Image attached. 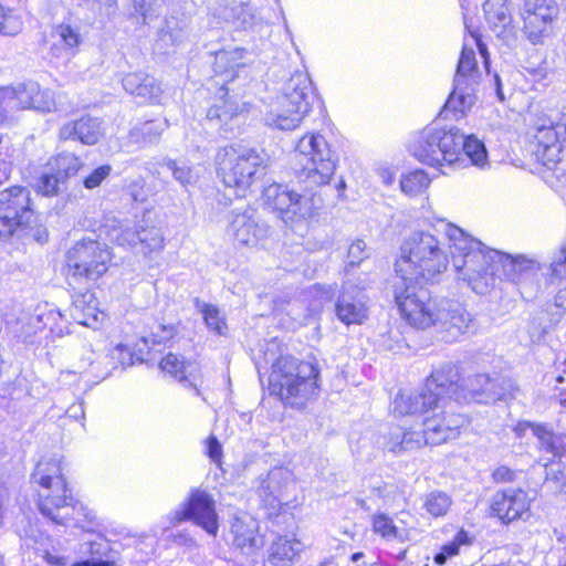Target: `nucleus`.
<instances>
[{
  "label": "nucleus",
  "mask_w": 566,
  "mask_h": 566,
  "mask_svg": "<svg viewBox=\"0 0 566 566\" xmlns=\"http://www.w3.org/2000/svg\"><path fill=\"white\" fill-rule=\"evenodd\" d=\"M38 491V507L52 523L74 526L87 532L99 525L96 512L74 497L62 472L61 459H42L33 473Z\"/></svg>",
  "instance_id": "f03ea898"
},
{
  "label": "nucleus",
  "mask_w": 566,
  "mask_h": 566,
  "mask_svg": "<svg viewBox=\"0 0 566 566\" xmlns=\"http://www.w3.org/2000/svg\"><path fill=\"white\" fill-rule=\"evenodd\" d=\"M175 335V327L169 325L158 324L156 326V331H153L151 334L147 337H144L143 340L145 344L151 343L153 345L165 344L167 340L171 339Z\"/></svg>",
  "instance_id": "bf43d9fd"
},
{
  "label": "nucleus",
  "mask_w": 566,
  "mask_h": 566,
  "mask_svg": "<svg viewBox=\"0 0 566 566\" xmlns=\"http://www.w3.org/2000/svg\"><path fill=\"white\" fill-rule=\"evenodd\" d=\"M430 182L428 174L422 169H417L401 176L400 189L407 196L416 197L421 195Z\"/></svg>",
  "instance_id": "de8ad7c7"
},
{
  "label": "nucleus",
  "mask_w": 566,
  "mask_h": 566,
  "mask_svg": "<svg viewBox=\"0 0 566 566\" xmlns=\"http://www.w3.org/2000/svg\"><path fill=\"white\" fill-rule=\"evenodd\" d=\"M303 549V544L289 537H279L271 546L269 562L274 566H285L293 560Z\"/></svg>",
  "instance_id": "c03bdc74"
},
{
  "label": "nucleus",
  "mask_w": 566,
  "mask_h": 566,
  "mask_svg": "<svg viewBox=\"0 0 566 566\" xmlns=\"http://www.w3.org/2000/svg\"><path fill=\"white\" fill-rule=\"evenodd\" d=\"M318 376L319 368L316 363L281 355L272 365L269 389L285 405L301 407L317 396Z\"/></svg>",
  "instance_id": "423d86ee"
},
{
  "label": "nucleus",
  "mask_w": 566,
  "mask_h": 566,
  "mask_svg": "<svg viewBox=\"0 0 566 566\" xmlns=\"http://www.w3.org/2000/svg\"><path fill=\"white\" fill-rule=\"evenodd\" d=\"M263 198L265 205L276 211L285 223L311 218L319 201L315 193L302 196L287 185L282 184H272L265 187Z\"/></svg>",
  "instance_id": "2eb2a0df"
},
{
  "label": "nucleus",
  "mask_w": 566,
  "mask_h": 566,
  "mask_svg": "<svg viewBox=\"0 0 566 566\" xmlns=\"http://www.w3.org/2000/svg\"><path fill=\"white\" fill-rule=\"evenodd\" d=\"M160 368L186 387L193 388L199 395L198 380L201 377L199 364L195 360H185L176 354H167L160 361Z\"/></svg>",
  "instance_id": "c756f323"
},
{
  "label": "nucleus",
  "mask_w": 566,
  "mask_h": 566,
  "mask_svg": "<svg viewBox=\"0 0 566 566\" xmlns=\"http://www.w3.org/2000/svg\"><path fill=\"white\" fill-rule=\"evenodd\" d=\"M64 182L65 180L46 164L36 180L35 188L42 196L52 197L59 193L60 186Z\"/></svg>",
  "instance_id": "3c124183"
},
{
  "label": "nucleus",
  "mask_w": 566,
  "mask_h": 566,
  "mask_svg": "<svg viewBox=\"0 0 566 566\" xmlns=\"http://www.w3.org/2000/svg\"><path fill=\"white\" fill-rule=\"evenodd\" d=\"M384 439V448L394 453L419 449L423 446L419 431L406 430L401 426L392 427L388 437Z\"/></svg>",
  "instance_id": "58836bf2"
},
{
  "label": "nucleus",
  "mask_w": 566,
  "mask_h": 566,
  "mask_svg": "<svg viewBox=\"0 0 566 566\" xmlns=\"http://www.w3.org/2000/svg\"><path fill=\"white\" fill-rule=\"evenodd\" d=\"M23 22L21 15L13 9L0 4V34L14 36L22 31Z\"/></svg>",
  "instance_id": "5fc2aeb1"
},
{
  "label": "nucleus",
  "mask_w": 566,
  "mask_h": 566,
  "mask_svg": "<svg viewBox=\"0 0 566 566\" xmlns=\"http://www.w3.org/2000/svg\"><path fill=\"white\" fill-rule=\"evenodd\" d=\"M520 15L524 34L536 44L549 34L552 23L558 15V8L555 0H524Z\"/></svg>",
  "instance_id": "6ab92c4d"
},
{
  "label": "nucleus",
  "mask_w": 566,
  "mask_h": 566,
  "mask_svg": "<svg viewBox=\"0 0 566 566\" xmlns=\"http://www.w3.org/2000/svg\"><path fill=\"white\" fill-rule=\"evenodd\" d=\"M504 392L486 374H476L462 379L461 401L489 403L502 399Z\"/></svg>",
  "instance_id": "bb28decb"
},
{
  "label": "nucleus",
  "mask_w": 566,
  "mask_h": 566,
  "mask_svg": "<svg viewBox=\"0 0 566 566\" xmlns=\"http://www.w3.org/2000/svg\"><path fill=\"white\" fill-rule=\"evenodd\" d=\"M367 283L356 284L347 280L336 302V315L346 325L363 324L367 318V297L364 290Z\"/></svg>",
  "instance_id": "412c9836"
},
{
  "label": "nucleus",
  "mask_w": 566,
  "mask_h": 566,
  "mask_svg": "<svg viewBox=\"0 0 566 566\" xmlns=\"http://www.w3.org/2000/svg\"><path fill=\"white\" fill-rule=\"evenodd\" d=\"M122 84L127 93L140 97L143 101L157 102L161 94V87L155 77L143 72L126 74L122 78Z\"/></svg>",
  "instance_id": "c9c22d12"
},
{
  "label": "nucleus",
  "mask_w": 566,
  "mask_h": 566,
  "mask_svg": "<svg viewBox=\"0 0 566 566\" xmlns=\"http://www.w3.org/2000/svg\"><path fill=\"white\" fill-rule=\"evenodd\" d=\"M219 15L227 22L234 23L237 27L248 29L255 23L254 9L241 1H232L219 9Z\"/></svg>",
  "instance_id": "37998d69"
},
{
  "label": "nucleus",
  "mask_w": 566,
  "mask_h": 566,
  "mask_svg": "<svg viewBox=\"0 0 566 566\" xmlns=\"http://www.w3.org/2000/svg\"><path fill=\"white\" fill-rule=\"evenodd\" d=\"M71 316L75 323L94 329H97L105 318L104 312L97 306L95 295L90 291L73 296Z\"/></svg>",
  "instance_id": "7c9ffc66"
},
{
  "label": "nucleus",
  "mask_w": 566,
  "mask_h": 566,
  "mask_svg": "<svg viewBox=\"0 0 566 566\" xmlns=\"http://www.w3.org/2000/svg\"><path fill=\"white\" fill-rule=\"evenodd\" d=\"M531 499L521 489H506L496 492L491 500V512L507 524L528 515Z\"/></svg>",
  "instance_id": "5701e85b"
},
{
  "label": "nucleus",
  "mask_w": 566,
  "mask_h": 566,
  "mask_svg": "<svg viewBox=\"0 0 566 566\" xmlns=\"http://www.w3.org/2000/svg\"><path fill=\"white\" fill-rule=\"evenodd\" d=\"M31 205V193L24 187L13 186L0 191V237L10 238L30 223Z\"/></svg>",
  "instance_id": "dca6fc26"
},
{
  "label": "nucleus",
  "mask_w": 566,
  "mask_h": 566,
  "mask_svg": "<svg viewBox=\"0 0 566 566\" xmlns=\"http://www.w3.org/2000/svg\"><path fill=\"white\" fill-rule=\"evenodd\" d=\"M367 258L366 243L363 240L354 241L348 249V265L355 266Z\"/></svg>",
  "instance_id": "052dcab7"
},
{
  "label": "nucleus",
  "mask_w": 566,
  "mask_h": 566,
  "mask_svg": "<svg viewBox=\"0 0 566 566\" xmlns=\"http://www.w3.org/2000/svg\"><path fill=\"white\" fill-rule=\"evenodd\" d=\"M293 486L292 472L287 468L279 467L272 469L261 481L258 494L266 506L276 509L289 500Z\"/></svg>",
  "instance_id": "393cba45"
},
{
  "label": "nucleus",
  "mask_w": 566,
  "mask_h": 566,
  "mask_svg": "<svg viewBox=\"0 0 566 566\" xmlns=\"http://www.w3.org/2000/svg\"><path fill=\"white\" fill-rule=\"evenodd\" d=\"M546 470V480L547 481H560L564 476L563 472L559 470V464L551 463L545 464Z\"/></svg>",
  "instance_id": "338daca9"
},
{
  "label": "nucleus",
  "mask_w": 566,
  "mask_h": 566,
  "mask_svg": "<svg viewBox=\"0 0 566 566\" xmlns=\"http://www.w3.org/2000/svg\"><path fill=\"white\" fill-rule=\"evenodd\" d=\"M289 315L297 324H303L308 317L307 310H303L298 302L289 303Z\"/></svg>",
  "instance_id": "0e129e2a"
},
{
  "label": "nucleus",
  "mask_w": 566,
  "mask_h": 566,
  "mask_svg": "<svg viewBox=\"0 0 566 566\" xmlns=\"http://www.w3.org/2000/svg\"><path fill=\"white\" fill-rule=\"evenodd\" d=\"M112 356L113 357L116 356L119 359L122 365H130L132 364V355H130L129 350L127 349V347L122 344L117 345L113 349Z\"/></svg>",
  "instance_id": "69168bd1"
},
{
  "label": "nucleus",
  "mask_w": 566,
  "mask_h": 566,
  "mask_svg": "<svg viewBox=\"0 0 566 566\" xmlns=\"http://www.w3.org/2000/svg\"><path fill=\"white\" fill-rule=\"evenodd\" d=\"M169 127L167 119H150L135 124L128 132V145L147 148L160 140L163 133Z\"/></svg>",
  "instance_id": "72a5a7b5"
},
{
  "label": "nucleus",
  "mask_w": 566,
  "mask_h": 566,
  "mask_svg": "<svg viewBox=\"0 0 566 566\" xmlns=\"http://www.w3.org/2000/svg\"><path fill=\"white\" fill-rule=\"evenodd\" d=\"M230 533L233 547L242 555L253 556L264 545L258 521L248 513L233 516Z\"/></svg>",
  "instance_id": "b1692460"
},
{
  "label": "nucleus",
  "mask_w": 566,
  "mask_h": 566,
  "mask_svg": "<svg viewBox=\"0 0 566 566\" xmlns=\"http://www.w3.org/2000/svg\"><path fill=\"white\" fill-rule=\"evenodd\" d=\"M534 436L541 443V449L552 454L553 458H560L566 453V433L555 434L545 424H530Z\"/></svg>",
  "instance_id": "a19ab883"
},
{
  "label": "nucleus",
  "mask_w": 566,
  "mask_h": 566,
  "mask_svg": "<svg viewBox=\"0 0 566 566\" xmlns=\"http://www.w3.org/2000/svg\"><path fill=\"white\" fill-rule=\"evenodd\" d=\"M434 229L448 238L454 272L473 292L486 295L505 279L520 286L523 298L535 297L542 270L537 262L490 249L446 220H439Z\"/></svg>",
  "instance_id": "f257e3e1"
},
{
  "label": "nucleus",
  "mask_w": 566,
  "mask_h": 566,
  "mask_svg": "<svg viewBox=\"0 0 566 566\" xmlns=\"http://www.w3.org/2000/svg\"><path fill=\"white\" fill-rule=\"evenodd\" d=\"M447 409L448 405L444 408H428L415 413L423 416L422 430L419 431L423 446H438L459 437L461 428L468 422L467 418Z\"/></svg>",
  "instance_id": "f3484780"
},
{
  "label": "nucleus",
  "mask_w": 566,
  "mask_h": 566,
  "mask_svg": "<svg viewBox=\"0 0 566 566\" xmlns=\"http://www.w3.org/2000/svg\"><path fill=\"white\" fill-rule=\"evenodd\" d=\"M227 234L240 245L255 247L266 239L269 227L259 220L253 209L233 210L229 217Z\"/></svg>",
  "instance_id": "aec40b11"
},
{
  "label": "nucleus",
  "mask_w": 566,
  "mask_h": 566,
  "mask_svg": "<svg viewBox=\"0 0 566 566\" xmlns=\"http://www.w3.org/2000/svg\"><path fill=\"white\" fill-rule=\"evenodd\" d=\"M112 254L105 243L93 239L75 242L66 252V275L71 282L88 283L98 280L108 270Z\"/></svg>",
  "instance_id": "f8f14e48"
},
{
  "label": "nucleus",
  "mask_w": 566,
  "mask_h": 566,
  "mask_svg": "<svg viewBox=\"0 0 566 566\" xmlns=\"http://www.w3.org/2000/svg\"><path fill=\"white\" fill-rule=\"evenodd\" d=\"M395 302L401 317L412 327L427 329L434 327L440 314L441 300L431 297L429 290L418 281L399 280L395 283Z\"/></svg>",
  "instance_id": "9b49d317"
},
{
  "label": "nucleus",
  "mask_w": 566,
  "mask_h": 566,
  "mask_svg": "<svg viewBox=\"0 0 566 566\" xmlns=\"http://www.w3.org/2000/svg\"><path fill=\"white\" fill-rule=\"evenodd\" d=\"M116 240L120 245L135 247L139 243L144 253L160 251L165 245L163 231L156 227L140 228L137 231L124 230Z\"/></svg>",
  "instance_id": "f704fd0d"
},
{
  "label": "nucleus",
  "mask_w": 566,
  "mask_h": 566,
  "mask_svg": "<svg viewBox=\"0 0 566 566\" xmlns=\"http://www.w3.org/2000/svg\"><path fill=\"white\" fill-rule=\"evenodd\" d=\"M472 541L473 538L470 536L469 532L460 530L451 542L442 545L439 552L434 554V564L439 566L444 565L449 559L459 554L461 546H469Z\"/></svg>",
  "instance_id": "49530a36"
},
{
  "label": "nucleus",
  "mask_w": 566,
  "mask_h": 566,
  "mask_svg": "<svg viewBox=\"0 0 566 566\" xmlns=\"http://www.w3.org/2000/svg\"><path fill=\"white\" fill-rule=\"evenodd\" d=\"M245 111H248L247 103H239L231 97L221 98L219 104H214L208 109L207 119L210 122L217 120L220 128L229 130L232 129V127H228L229 120H232Z\"/></svg>",
  "instance_id": "ea45409f"
},
{
  "label": "nucleus",
  "mask_w": 566,
  "mask_h": 566,
  "mask_svg": "<svg viewBox=\"0 0 566 566\" xmlns=\"http://www.w3.org/2000/svg\"><path fill=\"white\" fill-rule=\"evenodd\" d=\"M207 453L209 458L219 463L222 457V447L216 437H210L207 441Z\"/></svg>",
  "instance_id": "e2e57ef3"
},
{
  "label": "nucleus",
  "mask_w": 566,
  "mask_h": 566,
  "mask_svg": "<svg viewBox=\"0 0 566 566\" xmlns=\"http://www.w3.org/2000/svg\"><path fill=\"white\" fill-rule=\"evenodd\" d=\"M448 264L443 243L432 233L418 231L401 244L395 269L401 280L433 282Z\"/></svg>",
  "instance_id": "39448f33"
},
{
  "label": "nucleus",
  "mask_w": 566,
  "mask_h": 566,
  "mask_svg": "<svg viewBox=\"0 0 566 566\" xmlns=\"http://www.w3.org/2000/svg\"><path fill=\"white\" fill-rule=\"evenodd\" d=\"M461 130L455 126H427L409 142L410 154L421 164L433 167L442 174L459 164Z\"/></svg>",
  "instance_id": "9d476101"
},
{
  "label": "nucleus",
  "mask_w": 566,
  "mask_h": 566,
  "mask_svg": "<svg viewBox=\"0 0 566 566\" xmlns=\"http://www.w3.org/2000/svg\"><path fill=\"white\" fill-rule=\"evenodd\" d=\"M217 174L237 197H244L251 186L263 175L265 158L256 149L241 144L221 148L216 156Z\"/></svg>",
  "instance_id": "1a4fd4ad"
},
{
  "label": "nucleus",
  "mask_w": 566,
  "mask_h": 566,
  "mask_svg": "<svg viewBox=\"0 0 566 566\" xmlns=\"http://www.w3.org/2000/svg\"><path fill=\"white\" fill-rule=\"evenodd\" d=\"M112 166L108 164L102 165L93 169L84 179L83 186L86 189H95L102 185L112 174Z\"/></svg>",
  "instance_id": "4d7b16f0"
},
{
  "label": "nucleus",
  "mask_w": 566,
  "mask_h": 566,
  "mask_svg": "<svg viewBox=\"0 0 566 566\" xmlns=\"http://www.w3.org/2000/svg\"><path fill=\"white\" fill-rule=\"evenodd\" d=\"M51 38L53 40L51 45L52 55L63 61H70L75 56L83 41L78 29L65 23L56 25L51 33Z\"/></svg>",
  "instance_id": "2f4dec72"
},
{
  "label": "nucleus",
  "mask_w": 566,
  "mask_h": 566,
  "mask_svg": "<svg viewBox=\"0 0 566 566\" xmlns=\"http://www.w3.org/2000/svg\"><path fill=\"white\" fill-rule=\"evenodd\" d=\"M22 545L32 549L38 556H41L49 566H69L70 560L60 555L52 545V538L33 528L25 531L21 536Z\"/></svg>",
  "instance_id": "473e14b6"
},
{
  "label": "nucleus",
  "mask_w": 566,
  "mask_h": 566,
  "mask_svg": "<svg viewBox=\"0 0 566 566\" xmlns=\"http://www.w3.org/2000/svg\"><path fill=\"white\" fill-rule=\"evenodd\" d=\"M207 327L218 335H223L227 331V323L216 305L197 302Z\"/></svg>",
  "instance_id": "864d4df0"
},
{
  "label": "nucleus",
  "mask_w": 566,
  "mask_h": 566,
  "mask_svg": "<svg viewBox=\"0 0 566 566\" xmlns=\"http://www.w3.org/2000/svg\"><path fill=\"white\" fill-rule=\"evenodd\" d=\"M536 159L547 168H554L559 161L566 143V119L557 123L539 119L534 135Z\"/></svg>",
  "instance_id": "a211bd4d"
},
{
  "label": "nucleus",
  "mask_w": 566,
  "mask_h": 566,
  "mask_svg": "<svg viewBox=\"0 0 566 566\" xmlns=\"http://www.w3.org/2000/svg\"><path fill=\"white\" fill-rule=\"evenodd\" d=\"M166 521L169 527L191 521L214 537L219 531L216 500L207 490L193 489L182 503L167 514Z\"/></svg>",
  "instance_id": "ddd939ff"
},
{
  "label": "nucleus",
  "mask_w": 566,
  "mask_h": 566,
  "mask_svg": "<svg viewBox=\"0 0 566 566\" xmlns=\"http://www.w3.org/2000/svg\"><path fill=\"white\" fill-rule=\"evenodd\" d=\"M69 325L67 318L57 308L44 304L36 306L33 312H21L10 323V329L14 337L31 344L46 328L52 335L61 337L69 333Z\"/></svg>",
  "instance_id": "4468645a"
},
{
  "label": "nucleus",
  "mask_w": 566,
  "mask_h": 566,
  "mask_svg": "<svg viewBox=\"0 0 566 566\" xmlns=\"http://www.w3.org/2000/svg\"><path fill=\"white\" fill-rule=\"evenodd\" d=\"M339 156L321 130L306 132L291 153L290 167L306 190L314 191L328 185L337 169Z\"/></svg>",
  "instance_id": "7ed1b4c3"
},
{
  "label": "nucleus",
  "mask_w": 566,
  "mask_h": 566,
  "mask_svg": "<svg viewBox=\"0 0 566 566\" xmlns=\"http://www.w3.org/2000/svg\"><path fill=\"white\" fill-rule=\"evenodd\" d=\"M475 49H478L483 60L488 75H490L488 48L476 31H470V35L465 36L463 41L454 74L453 91L444 105L446 111L454 113L457 117L464 116L476 102V91L481 83V71L478 66Z\"/></svg>",
  "instance_id": "0eeeda50"
},
{
  "label": "nucleus",
  "mask_w": 566,
  "mask_h": 566,
  "mask_svg": "<svg viewBox=\"0 0 566 566\" xmlns=\"http://www.w3.org/2000/svg\"><path fill=\"white\" fill-rule=\"evenodd\" d=\"M452 505L450 495L442 491H432L424 496L423 509L432 517L444 516Z\"/></svg>",
  "instance_id": "603ef678"
},
{
  "label": "nucleus",
  "mask_w": 566,
  "mask_h": 566,
  "mask_svg": "<svg viewBox=\"0 0 566 566\" xmlns=\"http://www.w3.org/2000/svg\"><path fill=\"white\" fill-rule=\"evenodd\" d=\"M483 11L486 22L494 31L502 32L513 21L509 0H485Z\"/></svg>",
  "instance_id": "79ce46f5"
},
{
  "label": "nucleus",
  "mask_w": 566,
  "mask_h": 566,
  "mask_svg": "<svg viewBox=\"0 0 566 566\" xmlns=\"http://www.w3.org/2000/svg\"><path fill=\"white\" fill-rule=\"evenodd\" d=\"M461 388L458 366L442 364L430 374L419 394L398 395L394 400V412L403 416L428 408H444L452 399L461 401Z\"/></svg>",
  "instance_id": "6e6552de"
},
{
  "label": "nucleus",
  "mask_w": 566,
  "mask_h": 566,
  "mask_svg": "<svg viewBox=\"0 0 566 566\" xmlns=\"http://www.w3.org/2000/svg\"><path fill=\"white\" fill-rule=\"evenodd\" d=\"M135 13L139 14L143 23L148 24L159 13V0H133Z\"/></svg>",
  "instance_id": "6e6d98bb"
},
{
  "label": "nucleus",
  "mask_w": 566,
  "mask_h": 566,
  "mask_svg": "<svg viewBox=\"0 0 566 566\" xmlns=\"http://www.w3.org/2000/svg\"><path fill=\"white\" fill-rule=\"evenodd\" d=\"M188 38L185 23L171 17L165 20L155 42V49L160 53H168L180 46Z\"/></svg>",
  "instance_id": "e433bc0d"
},
{
  "label": "nucleus",
  "mask_w": 566,
  "mask_h": 566,
  "mask_svg": "<svg viewBox=\"0 0 566 566\" xmlns=\"http://www.w3.org/2000/svg\"><path fill=\"white\" fill-rule=\"evenodd\" d=\"M548 271L552 280H566V242L562 245L559 252L552 259Z\"/></svg>",
  "instance_id": "13d9d810"
},
{
  "label": "nucleus",
  "mask_w": 566,
  "mask_h": 566,
  "mask_svg": "<svg viewBox=\"0 0 566 566\" xmlns=\"http://www.w3.org/2000/svg\"><path fill=\"white\" fill-rule=\"evenodd\" d=\"M17 95L22 108H33L40 112L56 109L54 94L50 90H41L38 83H28L14 91L9 87H0V102Z\"/></svg>",
  "instance_id": "a878e982"
},
{
  "label": "nucleus",
  "mask_w": 566,
  "mask_h": 566,
  "mask_svg": "<svg viewBox=\"0 0 566 566\" xmlns=\"http://www.w3.org/2000/svg\"><path fill=\"white\" fill-rule=\"evenodd\" d=\"M243 49L222 50L216 53L213 71L222 78V87L226 95L232 90L229 85L241 74L247 76V65L243 62Z\"/></svg>",
  "instance_id": "cd10ccee"
},
{
  "label": "nucleus",
  "mask_w": 566,
  "mask_h": 566,
  "mask_svg": "<svg viewBox=\"0 0 566 566\" xmlns=\"http://www.w3.org/2000/svg\"><path fill=\"white\" fill-rule=\"evenodd\" d=\"M59 136L63 140H78L85 145H95L104 136L103 123L96 117L85 116L64 124Z\"/></svg>",
  "instance_id": "c85d7f7f"
},
{
  "label": "nucleus",
  "mask_w": 566,
  "mask_h": 566,
  "mask_svg": "<svg viewBox=\"0 0 566 566\" xmlns=\"http://www.w3.org/2000/svg\"><path fill=\"white\" fill-rule=\"evenodd\" d=\"M10 501V490L7 482L0 478V527L3 525L7 512L8 504Z\"/></svg>",
  "instance_id": "680f3d73"
},
{
  "label": "nucleus",
  "mask_w": 566,
  "mask_h": 566,
  "mask_svg": "<svg viewBox=\"0 0 566 566\" xmlns=\"http://www.w3.org/2000/svg\"><path fill=\"white\" fill-rule=\"evenodd\" d=\"M318 94L305 70L293 72L281 85L264 112V124L271 128L292 130L297 128L311 112Z\"/></svg>",
  "instance_id": "20e7f679"
},
{
  "label": "nucleus",
  "mask_w": 566,
  "mask_h": 566,
  "mask_svg": "<svg viewBox=\"0 0 566 566\" xmlns=\"http://www.w3.org/2000/svg\"><path fill=\"white\" fill-rule=\"evenodd\" d=\"M459 149V164L455 167H464L465 159H469L471 165L484 169L490 166L488 150L482 140L478 139L474 135H464L461 132V142Z\"/></svg>",
  "instance_id": "4c0bfd02"
},
{
  "label": "nucleus",
  "mask_w": 566,
  "mask_h": 566,
  "mask_svg": "<svg viewBox=\"0 0 566 566\" xmlns=\"http://www.w3.org/2000/svg\"><path fill=\"white\" fill-rule=\"evenodd\" d=\"M163 165L171 171L174 179L186 190H188L189 187L195 186L199 179L197 169L189 166L187 163L177 161L175 159H165Z\"/></svg>",
  "instance_id": "09e8293b"
},
{
  "label": "nucleus",
  "mask_w": 566,
  "mask_h": 566,
  "mask_svg": "<svg viewBox=\"0 0 566 566\" xmlns=\"http://www.w3.org/2000/svg\"><path fill=\"white\" fill-rule=\"evenodd\" d=\"M493 476H494L495 481L505 482V481H512L514 473L509 468L501 467L495 470Z\"/></svg>",
  "instance_id": "774afa93"
},
{
  "label": "nucleus",
  "mask_w": 566,
  "mask_h": 566,
  "mask_svg": "<svg viewBox=\"0 0 566 566\" xmlns=\"http://www.w3.org/2000/svg\"><path fill=\"white\" fill-rule=\"evenodd\" d=\"M371 525L374 533L387 542L398 541L405 543L409 539V532L405 528L397 527L394 520L385 513L374 514Z\"/></svg>",
  "instance_id": "a18cd8bd"
},
{
  "label": "nucleus",
  "mask_w": 566,
  "mask_h": 566,
  "mask_svg": "<svg viewBox=\"0 0 566 566\" xmlns=\"http://www.w3.org/2000/svg\"><path fill=\"white\" fill-rule=\"evenodd\" d=\"M434 327L440 333H446V340L453 342L461 335L472 332L473 318L465 307L459 302L441 300L440 314Z\"/></svg>",
  "instance_id": "4be33fe9"
},
{
  "label": "nucleus",
  "mask_w": 566,
  "mask_h": 566,
  "mask_svg": "<svg viewBox=\"0 0 566 566\" xmlns=\"http://www.w3.org/2000/svg\"><path fill=\"white\" fill-rule=\"evenodd\" d=\"M48 164L64 180L74 176L83 166L80 157L70 153L59 154L56 157L51 158Z\"/></svg>",
  "instance_id": "8fccbe9b"
}]
</instances>
